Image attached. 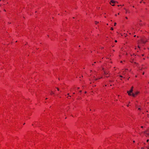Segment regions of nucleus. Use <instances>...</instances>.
I'll return each instance as SVG.
<instances>
[{
    "label": "nucleus",
    "instance_id": "obj_1",
    "mask_svg": "<svg viewBox=\"0 0 149 149\" xmlns=\"http://www.w3.org/2000/svg\"><path fill=\"white\" fill-rule=\"evenodd\" d=\"M147 41V40L146 39H141L140 42L139 41L138 42V45L141 44L142 45L143 44H145Z\"/></svg>",
    "mask_w": 149,
    "mask_h": 149
},
{
    "label": "nucleus",
    "instance_id": "obj_2",
    "mask_svg": "<svg viewBox=\"0 0 149 149\" xmlns=\"http://www.w3.org/2000/svg\"><path fill=\"white\" fill-rule=\"evenodd\" d=\"M118 3V2H116L115 1H114L113 0H111V2L110 3V4L112 6H113L115 5L114 4H113V5L111 4V3Z\"/></svg>",
    "mask_w": 149,
    "mask_h": 149
},
{
    "label": "nucleus",
    "instance_id": "obj_3",
    "mask_svg": "<svg viewBox=\"0 0 149 149\" xmlns=\"http://www.w3.org/2000/svg\"><path fill=\"white\" fill-rule=\"evenodd\" d=\"M132 92H130V91H127V93H128V94L129 95H131V93Z\"/></svg>",
    "mask_w": 149,
    "mask_h": 149
},
{
    "label": "nucleus",
    "instance_id": "obj_4",
    "mask_svg": "<svg viewBox=\"0 0 149 149\" xmlns=\"http://www.w3.org/2000/svg\"><path fill=\"white\" fill-rule=\"evenodd\" d=\"M133 87H132L131 90L129 91H130V92H132L133 91Z\"/></svg>",
    "mask_w": 149,
    "mask_h": 149
},
{
    "label": "nucleus",
    "instance_id": "obj_5",
    "mask_svg": "<svg viewBox=\"0 0 149 149\" xmlns=\"http://www.w3.org/2000/svg\"><path fill=\"white\" fill-rule=\"evenodd\" d=\"M144 133L145 134H147L148 135H149V133H147L146 131Z\"/></svg>",
    "mask_w": 149,
    "mask_h": 149
},
{
    "label": "nucleus",
    "instance_id": "obj_6",
    "mask_svg": "<svg viewBox=\"0 0 149 149\" xmlns=\"http://www.w3.org/2000/svg\"><path fill=\"white\" fill-rule=\"evenodd\" d=\"M104 74H105L106 75L108 74V72L106 71H104Z\"/></svg>",
    "mask_w": 149,
    "mask_h": 149
},
{
    "label": "nucleus",
    "instance_id": "obj_7",
    "mask_svg": "<svg viewBox=\"0 0 149 149\" xmlns=\"http://www.w3.org/2000/svg\"><path fill=\"white\" fill-rule=\"evenodd\" d=\"M139 93V92H138V91H137V92H135V95H137Z\"/></svg>",
    "mask_w": 149,
    "mask_h": 149
},
{
    "label": "nucleus",
    "instance_id": "obj_8",
    "mask_svg": "<svg viewBox=\"0 0 149 149\" xmlns=\"http://www.w3.org/2000/svg\"><path fill=\"white\" fill-rule=\"evenodd\" d=\"M135 94H134V93H132V95L133 96V97H135Z\"/></svg>",
    "mask_w": 149,
    "mask_h": 149
},
{
    "label": "nucleus",
    "instance_id": "obj_9",
    "mask_svg": "<svg viewBox=\"0 0 149 149\" xmlns=\"http://www.w3.org/2000/svg\"><path fill=\"white\" fill-rule=\"evenodd\" d=\"M95 23L96 24H97V23H99L98 22H97V21H95Z\"/></svg>",
    "mask_w": 149,
    "mask_h": 149
},
{
    "label": "nucleus",
    "instance_id": "obj_10",
    "mask_svg": "<svg viewBox=\"0 0 149 149\" xmlns=\"http://www.w3.org/2000/svg\"><path fill=\"white\" fill-rule=\"evenodd\" d=\"M57 89V90L58 91H59V89L58 88H56Z\"/></svg>",
    "mask_w": 149,
    "mask_h": 149
},
{
    "label": "nucleus",
    "instance_id": "obj_11",
    "mask_svg": "<svg viewBox=\"0 0 149 149\" xmlns=\"http://www.w3.org/2000/svg\"><path fill=\"white\" fill-rule=\"evenodd\" d=\"M111 29L112 30H113V28L112 27H111Z\"/></svg>",
    "mask_w": 149,
    "mask_h": 149
},
{
    "label": "nucleus",
    "instance_id": "obj_12",
    "mask_svg": "<svg viewBox=\"0 0 149 149\" xmlns=\"http://www.w3.org/2000/svg\"><path fill=\"white\" fill-rule=\"evenodd\" d=\"M116 23H114V25L115 26L116 25Z\"/></svg>",
    "mask_w": 149,
    "mask_h": 149
},
{
    "label": "nucleus",
    "instance_id": "obj_13",
    "mask_svg": "<svg viewBox=\"0 0 149 149\" xmlns=\"http://www.w3.org/2000/svg\"><path fill=\"white\" fill-rule=\"evenodd\" d=\"M142 69V68H140V67L139 68V70H141Z\"/></svg>",
    "mask_w": 149,
    "mask_h": 149
},
{
    "label": "nucleus",
    "instance_id": "obj_14",
    "mask_svg": "<svg viewBox=\"0 0 149 149\" xmlns=\"http://www.w3.org/2000/svg\"><path fill=\"white\" fill-rule=\"evenodd\" d=\"M120 77H121V78H122L123 77V76L121 75H120Z\"/></svg>",
    "mask_w": 149,
    "mask_h": 149
},
{
    "label": "nucleus",
    "instance_id": "obj_15",
    "mask_svg": "<svg viewBox=\"0 0 149 149\" xmlns=\"http://www.w3.org/2000/svg\"><path fill=\"white\" fill-rule=\"evenodd\" d=\"M138 47L139 48H140V47H139V45H138Z\"/></svg>",
    "mask_w": 149,
    "mask_h": 149
},
{
    "label": "nucleus",
    "instance_id": "obj_16",
    "mask_svg": "<svg viewBox=\"0 0 149 149\" xmlns=\"http://www.w3.org/2000/svg\"><path fill=\"white\" fill-rule=\"evenodd\" d=\"M79 92H80V93H81V92H82V91H81H81H80Z\"/></svg>",
    "mask_w": 149,
    "mask_h": 149
},
{
    "label": "nucleus",
    "instance_id": "obj_17",
    "mask_svg": "<svg viewBox=\"0 0 149 149\" xmlns=\"http://www.w3.org/2000/svg\"><path fill=\"white\" fill-rule=\"evenodd\" d=\"M98 79H95V80H96Z\"/></svg>",
    "mask_w": 149,
    "mask_h": 149
},
{
    "label": "nucleus",
    "instance_id": "obj_18",
    "mask_svg": "<svg viewBox=\"0 0 149 149\" xmlns=\"http://www.w3.org/2000/svg\"><path fill=\"white\" fill-rule=\"evenodd\" d=\"M138 109H139V110H140V109H141L140 108H138Z\"/></svg>",
    "mask_w": 149,
    "mask_h": 149
},
{
    "label": "nucleus",
    "instance_id": "obj_19",
    "mask_svg": "<svg viewBox=\"0 0 149 149\" xmlns=\"http://www.w3.org/2000/svg\"><path fill=\"white\" fill-rule=\"evenodd\" d=\"M148 141H149V140H148H148H147V142H148Z\"/></svg>",
    "mask_w": 149,
    "mask_h": 149
},
{
    "label": "nucleus",
    "instance_id": "obj_20",
    "mask_svg": "<svg viewBox=\"0 0 149 149\" xmlns=\"http://www.w3.org/2000/svg\"><path fill=\"white\" fill-rule=\"evenodd\" d=\"M115 42H117V41L116 40H115Z\"/></svg>",
    "mask_w": 149,
    "mask_h": 149
},
{
    "label": "nucleus",
    "instance_id": "obj_21",
    "mask_svg": "<svg viewBox=\"0 0 149 149\" xmlns=\"http://www.w3.org/2000/svg\"><path fill=\"white\" fill-rule=\"evenodd\" d=\"M126 35H127L126 34L125 35V36L126 37Z\"/></svg>",
    "mask_w": 149,
    "mask_h": 149
},
{
    "label": "nucleus",
    "instance_id": "obj_22",
    "mask_svg": "<svg viewBox=\"0 0 149 149\" xmlns=\"http://www.w3.org/2000/svg\"><path fill=\"white\" fill-rule=\"evenodd\" d=\"M126 35H127L126 34L125 35V36L126 37Z\"/></svg>",
    "mask_w": 149,
    "mask_h": 149
},
{
    "label": "nucleus",
    "instance_id": "obj_23",
    "mask_svg": "<svg viewBox=\"0 0 149 149\" xmlns=\"http://www.w3.org/2000/svg\"><path fill=\"white\" fill-rule=\"evenodd\" d=\"M51 93H52L53 94H54V93H53V92L52 91H51Z\"/></svg>",
    "mask_w": 149,
    "mask_h": 149
},
{
    "label": "nucleus",
    "instance_id": "obj_24",
    "mask_svg": "<svg viewBox=\"0 0 149 149\" xmlns=\"http://www.w3.org/2000/svg\"><path fill=\"white\" fill-rule=\"evenodd\" d=\"M125 18L126 19H127V17H126Z\"/></svg>",
    "mask_w": 149,
    "mask_h": 149
},
{
    "label": "nucleus",
    "instance_id": "obj_25",
    "mask_svg": "<svg viewBox=\"0 0 149 149\" xmlns=\"http://www.w3.org/2000/svg\"><path fill=\"white\" fill-rule=\"evenodd\" d=\"M144 74V72H143V75Z\"/></svg>",
    "mask_w": 149,
    "mask_h": 149
},
{
    "label": "nucleus",
    "instance_id": "obj_26",
    "mask_svg": "<svg viewBox=\"0 0 149 149\" xmlns=\"http://www.w3.org/2000/svg\"><path fill=\"white\" fill-rule=\"evenodd\" d=\"M79 87H78V88H77V89H79Z\"/></svg>",
    "mask_w": 149,
    "mask_h": 149
},
{
    "label": "nucleus",
    "instance_id": "obj_27",
    "mask_svg": "<svg viewBox=\"0 0 149 149\" xmlns=\"http://www.w3.org/2000/svg\"><path fill=\"white\" fill-rule=\"evenodd\" d=\"M142 3V1H141L140 2V3Z\"/></svg>",
    "mask_w": 149,
    "mask_h": 149
},
{
    "label": "nucleus",
    "instance_id": "obj_28",
    "mask_svg": "<svg viewBox=\"0 0 149 149\" xmlns=\"http://www.w3.org/2000/svg\"><path fill=\"white\" fill-rule=\"evenodd\" d=\"M143 3H144V4H145V2H143Z\"/></svg>",
    "mask_w": 149,
    "mask_h": 149
},
{
    "label": "nucleus",
    "instance_id": "obj_29",
    "mask_svg": "<svg viewBox=\"0 0 149 149\" xmlns=\"http://www.w3.org/2000/svg\"><path fill=\"white\" fill-rule=\"evenodd\" d=\"M128 70V69H125V70Z\"/></svg>",
    "mask_w": 149,
    "mask_h": 149
},
{
    "label": "nucleus",
    "instance_id": "obj_30",
    "mask_svg": "<svg viewBox=\"0 0 149 149\" xmlns=\"http://www.w3.org/2000/svg\"><path fill=\"white\" fill-rule=\"evenodd\" d=\"M143 126H141V128H143Z\"/></svg>",
    "mask_w": 149,
    "mask_h": 149
},
{
    "label": "nucleus",
    "instance_id": "obj_31",
    "mask_svg": "<svg viewBox=\"0 0 149 149\" xmlns=\"http://www.w3.org/2000/svg\"><path fill=\"white\" fill-rule=\"evenodd\" d=\"M115 16H117V15L116 14L115 15Z\"/></svg>",
    "mask_w": 149,
    "mask_h": 149
},
{
    "label": "nucleus",
    "instance_id": "obj_32",
    "mask_svg": "<svg viewBox=\"0 0 149 149\" xmlns=\"http://www.w3.org/2000/svg\"><path fill=\"white\" fill-rule=\"evenodd\" d=\"M127 107H128V106H129V105H127Z\"/></svg>",
    "mask_w": 149,
    "mask_h": 149
},
{
    "label": "nucleus",
    "instance_id": "obj_33",
    "mask_svg": "<svg viewBox=\"0 0 149 149\" xmlns=\"http://www.w3.org/2000/svg\"><path fill=\"white\" fill-rule=\"evenodd\" d=\"M67 95H69V93H68V94H67Z\"/></svg>",
    "mask_w": 149,
    "mask_h": 149
},
{
    "label": "nucleus",
    "instance_id": "obj_34",
    "mask_svg": "<svg viewBox=\"0 0 149 149\" xmlns=\"http://www.w3.org/2000/svg\"><path fill=\"white\" fill-rule=\"evenodd\" d=\"M120 6V5H118V6Z\"/></svg>",
    "mask_w": 149,
    "mask_h": 149
},
{
    "label": "nucleus",
    "instance_id": "obj_35",
    "mask_svg": "<svg viewBox=\"0 0 149 149\" xmlns=\"http://www.w3.org/2000/svg\"><path fill=\"white\" fill-rule=\"evenodd\" d=\"M133 142L134 143L135 142V141H133Z\"/></svg>",
    "mask_w": 149,
    "mask_h": 149
},
{
    "label": "nucleus",
    "instance_id": "obj_36",
    "mask_svg": "<svg viewBox=\"0 0 149 149\" xmlns=\"http://www.w3.org/2000/svg\"><path fill=\"white\" fill-rule=\"evenodd\" d=\"M73 94H75V93H73Z\"/></svg>",
    "mask_w": 149,
    "mask_h": 149
},
{
    "label": "nucleus",
    "instance_id": "obj_37",
    "mask_svg": "<svg viewBox=\"0 0 149 149\" xmlns=\"http://www.w3.org/2000/svg\"><path fill=\"white\" fill-rule=\"evenodd\" d=\"M134 36V37H136V35H135V36Z\"/></svg>",
    "mask_w": 149,
    "mask_h": 149
},
{
    "label": "nucleus",
    "instance_id": "obj_38",
    "mask_svg": "<svg viewBox=\"0 0 149 149\" xmlns=\"http://www.w3.org/2000/svg\"><path fill=\"white\" fill-rule=\"evenodd\" d=\"M47 99V98H46V99Z\"/></svg>",
    "mask_w": 149,
    "mask_h": 149
},
{
    "label": "nucleus",
    "instance_id": "obj_39",
    "mask_svg": "<svg viewBox=\"0 0 149 149\" xmlns=\"http://www.w3.org/2000/svg\"><path fill=\"white\" fill-rule=\"evenodd\" d=\"M143 55H143V54H142V56H143Z\"/></svg>",
    "mask_w": 149,
    "mask_h": 149
},
{
    "label": "nucleus",
    "instance_id": "obj_40",
    "mask_svg": "<svg viewBox=\"0 0 149 149\" xmlns=\"http://www.w3.org/2000/svg\"><path fill=\"white\" fill-rule=\"evenodd\" d=\"M133 8H134V6H133Z\"/></svg>",
    "mask_w": 149,
    "mask_h": 149
},
{
    "label": "nucleus",
    "instance_id": "obj_41",
    "mask_svg": "<svg viewBox=\"0 0 149 149\" xmlns=\"http://www.w3.org/2000/svg\"><path fill=\"white\" fill-rule=\"evenodd\" d=\"M110 81L111 82V81Z\"/></svg>",
    "mask_w": 149,
    "mask_h": 149
},
{
    "label": "nucleus",
    "instance_id": "obj_42",
    "mask_svg": "<svg viewBox=\"0 0 149 149\" xmlns=\"http://www.w3.org/2000/svg\"><path fill=\"white\" fill-rule=\"evenodd\" d=\"M119 13H118V15H119Z\"/></svg>",
    "mask_w": 149,
    "mask_h": 149
},
{
    "label": "nucleus",
    "instance_id": "obj_43",
    "mask_svg": "<svg viewBox=\"0 0 149 149\" xmlns=\"http://www.w3.org/2000/svg\"><path fill=\"white\" fill-rule=\"evenodd\" d=\"M120 62H121V63H122V61H121Z\"/></svg>",
    "mask_w": 149,
    "mask_h": 149
},
{
    "label": "nucleus",
    "instance_id": "obj_44",
    "mask_svg": "<svg viewBox=\"0 0 149 149\" xmlns=\"http://www.w3.org/2000/svg\"><path fill=\"white\" fill-rule=\"evenodd\" d=\"M127 11H126V13H127Z\"/></svg>",
    "mask_w": 149,
    "mask_h": 149
},
{
    "label": "nucleus",
    "instance_id": "obj_45",
    "mask_svg": "<svg viewBox=\"0 0 149 149\" xmlns=\"http://www.w3.org/2000/svg\"><path fill=\"white\" fill-rule=\"evenodd\" d=\"M4 11H6V10H4Z\"/></svg>",
    "mask_w": 149,
    "mask_h": 149
},
{
    "label": "nucleus",
    "instance_id": "obj_46",
    "mask_svg": "<svg viewBox=\"0 0 149 149\" xmlns=\"http://www.w3.org/2000/svg\"><path fill=\"white\" fill-rule=\"evenodd\" d=\"M86 93V92H85V93Z\"/></svg>",
    "mask_w": 149,
    "mask_h": 149
}]
</instances>
